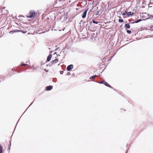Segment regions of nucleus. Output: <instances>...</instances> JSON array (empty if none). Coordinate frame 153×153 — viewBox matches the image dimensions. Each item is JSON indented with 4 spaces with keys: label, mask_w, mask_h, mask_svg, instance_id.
Instances as JSON below:
<instances>
[{
    "label": "nucleus",
    "mask_w": 153,
    "mask_h": 153,
    "mask_svg": "<svg viewBox=\"0 0 153 153\" xmlns=\"http://www.w3.org/2000/svg\"><path fill=\"white\" fill-rule=\"evenodd\" d=\"M58 60L57 59H56L54 60H52V64H55L56 63L58 62Z\"/></svg>",
    "instance_id": "6e6552de"
},
{
    "label": "nucleus",
    "mask_w": 153,
    "mask_h": 153,
    "mask_svg": "<svg viewBox=\"0 0 153 153\" xmlns=\"http://www.w3.org/2000/svg\"><path fill=\"white\" fill-rule=\"evenodd\" d=\"M53 88V86H48L46 87L45 89L46 90L50 91Z\"/></svg>",
    "instance_id": "20e7f679"
},
{
    "label": "nucleus",
    "mask_w": 153,
    "mask_h": 153,
    "mask_svg": "<svg viewBox=\"0 0 153 153\" xmlns=\"http://www.w3.org/2000/svg\"><path fill=\"white\" fill-rule=\"evenodd\" d=\"M151 28L153 30V25L151 27Z\"/></svg>",
    "instance_id": "412c9836"
},
{
    "label": "nucleus",
    "mask_w": 153,
    "mask_h": 153,
    "mask_svg": "<svg viewBox=\"0 0 153 153\" xmlns=\"http://www.w3.org/2000/svg\"><path fill=\"white\" fill-rule=\"evenodd\" d=\"M2 13L3 14L5 15L8 13L7 10L5 9H3L2 10Z\"/></svg>",
    "instance_id": "39448f33"
},
{
    "label": "nucleus",
    "mask_w": 153,
    "mask_h": 153,
    "mask_svg": "<svg viewBox=\"0 0 153 153\" xmlns=\"http://www.w3.org/2000/svg\"><path fill=\"white\" fill-rule=\"evenodd\" d=\"M104 82V81H102V82H100V83L102 84Z\"/></svg>",
    "instance_id": "4be33fe9"
},
{
    "label": "nucleus",
    "mask_w": 153,
    "mask_h": 153,
    "mask_svg": "<svg viewBox=\"0 0 153 153\" xmlns=\"http://www.w3.org/2000/svg\"><path fill=\"white\" fill-rule=\"evenodd\" d=\"M69 3H70V2H71V1H69Z\"/></svg>",
    "instance_id": "5701e85b"
},
{
    "label": "nucleus",
    "mask_w": 153,
    "mask_h": 153,
    "mask_svg": "<svg viewBox=\"0 0 153 153\" xmlns=\"http://www.w3.org/2000/svg\"><path fill=\"white\" fill-rule=\"evenodd\" d=\"M37 13L33 10L30 11L29 13L27 14V18H33L36 16Z\"/></svg>",
    "instance_id": "f257e3e1"
},
{
    "label": "nucleus",
    "mask_w": 153,
    "mask_h": 153,
    "mask_svg": "<svg viewBox=\"0 0 153 153\" xmlns=\"http://www.w3.org/2000/svg\"><path fill=\"white\" fill-rule=\"evenodd\" d=\"M57 3V0L54 1V5H55V4H56Z\"/></svg>",
    "instance_id": "6ab92c4d"
},
{
    "label": "nucleus",
    "mask_w": 153,
    "mask_h": 153,
    "mask_svg": "<svg viewBox=\"0 0 153 153\" xmlns=\"http://www.w3.org/2000/svg\"><path fill=\"white\" fill-rule=\"evenodd\" d=\"M19 31H20L19 30H11V31H10L9 32V33H16V32H19Z\"/></svg>",
    "instance_id": "0eeeda50"
},
{
    "label": "nucleus",
    "mask_w": 153,
    "mask_h": 153,
    "mask_svg": "<svg viewBox=\"0 0 153 153\" xmlns=\"http://www.w3.org/2000/svg\"><path fill=\"white\" fill-rule=\"evenodd\" d=\"M28 65L27 64H22L21 65V66H25V65Z\"/></svg>",
    "instance_id": "f3484780"
},
{
    "label": "nucleus",
    "mask_w": 153,
    "mask_h": 153,
    "mask_svg": "<svg viewBox=\"0 0 153 153\" xmlns=\"http://www.w3.org/2000/svg\"><path fill=\"white\" fill-rule=\"evenodd\" d=\"M126 153H127V152H126Z\"/></svg>",
    "instance_id": "b1692460"
},
{
    "label": "nucleus",
    "mask_w": 153,
    "mask_h": 153,
    "mask_svg": "<svg viewBox=\"0 0 153 153\" xmlns=\"http://www.w3.org/2000/svg\"><path fill=\"white\" fill-rule=\"evenodd\" d=\"M142 20V19H139V20H137V21H135V23H138V22H140Z\"/></svg>",
    "instance_id": "2eb2a0df"
},
{
    "label": "nucleus",
    "mask_w": 153,
    "mask_h": 153,
    "mask_svg": "<svg viewBox=\"0 0 153 153\" xmlns=\"http://www.w3.org/2000/svg\"><path fill=\"white\" fill-rule=\"evenodd\" d=\"M104 84L106 86H107L111 88V86L109 85L108 84V83L106 82H104Z\"/></svg>",
    "instance_id": "9b49d317"
},
{
    "label": "nucleus",
    "mask_w": 153,
    "mask_h": 153,
    "mask_svg": "<svg viewBox=\"0 0 153 153\" xmlns=\"http://www.w3.org/2000/svg\"><path fill=\"white\" fill-rule=\"evenodd\" d=\"M52 55L50 54L47 57L46 62H49L51 59L52 57Z\"/></svg>",
    "instance_id": "7ed1b4c3"
},
{
    "label": "nucleus",
    "mask_w": 153,
    "mask_h": 153,
    "mask_svg": "<svg viewBox=\"0 0 153 153\" xmlns=\"http://www.w3.org/2000/svg\"><path fill=\"white\" fill-rule=\"evenodd\" d=\"M119 22L120 23H122L124 22V21L123 19H119Z\"/></svg>",
    "instance_id": "4468645a"
},
{
    "label": "nucleus",
    "mask_w": 153,
    "mask_h": 153,
    "mask_svg": "<svg viewBox=\"0 0 153 153\" xmlns=\"http://www.w3.org/2000/svg\"><path fill=\"white\" fill-rule=\"evenodd\" d=\"M87 10H85L83 13V15H82V17L83 18H84L86 16V14L87 13Z\"/></svg>",
    "instance_id": "423d86ee"
},
{
    "label": "nucleus",
    "mask_w": 153,
    "mask_h": 153,
    "mask_svg": "<svg viewBox=\"0 0 153 153\" xmlns=\"http://www.w3.org/2000/svg\"><path fill=\"white\" fill-rule=\"evenodd\" d=\"M126 13H127V15L128 16H129L130 15H133L134 14V13L132 12H126Z\"/></svg>",
    "instance_id": "1a4fd4ad"
},
{
    "label": "nucleus",
    "mask_w": 153,
    "mask_h": 153,
    "mask_svg": "<svg viewBox=\"0 0 153 153\" xmlns=\"http://www.w3.org/2000/svg\"><path fill=\"white\" fill-rule=\"evenodd\" d=\"M96 75H94L93 76H91L90 77L89 79H91V80H93L96 77Z\"/></svg>",
    "instance_id": "f8f14e48"
},
{
    "label": "nucleus",
    "mask_w": 153,
    "mask_h": 153,
    "mask_svg": "<svg viewBox=\"0 0 153 153\" xmlns=\"http://www.w3.org/2000/svg\"><path fill=\"white\" fill-rule=\"evenodd\" d=\"M3 152V148L1 145H0V153H2Z\"/></svg>",
    "instance_id": "ddd939ff"
},
{
    "label": "nucleus",
    "mask_w": 153,
    "mask_h": 153,
    "mask_svg": "<svg viewBox=\"0 0 153 153\" xmlns=\"http://www.w3.org/2000/svg\"><path fill=\"white\" fill-rule=\"evenodd\" d=\"M126 13H123V14H122V15L123 16H125L126 15V14H127L126 13Z\"/></svg>",
    "instance_id": "aec40b11"
},
{
    "label": "nucleus",
    "mask_w": 153,
    "mask_h": 153,
    "mask_svg": "<svg viewBox=\"0 0 153 153\" xmlns=\"http://www.w3.org/2000/svg\"><path fill=\"white\" fill-rule=\"evenodd\" d=\"M93 22L94 24H97L98 23V22L95 21L94 20H93Z\"/></svg>",
    "instance_id": "dca6fc26"
},
{
    "label": "nucleus",
    "mask_w": 153,
    "mask_h": 153,
    "mask_svg": "<svg viewBox=\"0 0 153 153\" xmlns=\"http://www.w3.org/2000/svg\"><path fill=\"white\" fill-rule=\"evenodd\" d=\"M127 32L128 33L130 34L131 33V31L130 30H127Z\"/></svg>",
    "instance_id": "a211bd4d"
},
{
    "label": "nucleus",
    "mask_w": 153,
    "mask_h": 153,
    "mask_svg": "<svg viewBox=\"0 0 153 153\" xmlns=\"http://www.w3.org/2000/svg\"><path fill=\"white\" fill-rule=\"evenodd\" d=\"M125 26L126 28L127 29H129L130 27V26L128 23L126 24Z\"/></svg>",
    "instance_id": "9d476101"
},
{
    "label": "nucleus",
    "mask_w": 153,
    "mask_h": 153,
    "mask_svg": "<svg viewBox=\"0 0 153 153\" xmlns=\"http://www.w3.org/2000/svg\"><path fill=\"white\" fill-rule=\"evenodd\" d=\"M73 68V65H70L68 66L67 68V70L68 71H70L71 69Z\"/></svg>",
    "instance_id": "f03ea898"
}]
</instances>
